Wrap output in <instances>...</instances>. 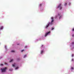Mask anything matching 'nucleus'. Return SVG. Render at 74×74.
Segmentation results:
<instances>
[{
    "label": "nucleus",
    "instance_id": "2eb2a0df",
    "mask_svg": "<svg viewBox=\"0 0 74 74\" xmlns=\"http://www.w3.org/2000/svg\"><path fill=\"white\" fill-rule=\"evenodd\" d=\"M12 66L13 67H15V65H14V64H13L12 65Z\"/></svg>",
    "mask_w": 74,
    "mask_h": 74
},
{
    "label": "nucleus",
    "instance_id": "6ab92c4d",
    "mask_svg": "<svg viewBox=\"0 0 74 74\" xmlns=\"http://www.w3.org/2000/svg\"><path fill=\"white\" fill-rule=\"evenodd\" d=\"M24 51V50H22V51H21V52H23V51Z\"/></svg>",
    "mask_w": 74,
    "mask_h": 74
},
{
    "label": "nucleus",
    "instance_id": "a211bd4d",
    "mask_svg": "<svg viewBox=\"0 0 74 74\" xmlns=\"http://www.w3.org/2000/svg\"><path fill=\"white\" fill-rule=\"evenodd\" d=\"M0 65L1 66H3V64H1Z\"/></svg>",
    "mask_w": 74,
    "mask_h": 74
},
{
    "label": "nucleus",
    "instance_id": "4468645a",
    "mask_svg": "<svg viewBox=\"0 0 74 74\" xmlns=\"http://www.w3.org/2000/svg\"><path fill=\"white\" fill-rule=\"evenodd\" d=\"M40 7H41V6H42V4H40Z\"/></svg>",
    "mask_w": 74,
    "mask_h": 74
},
{
    "label": "nucleus",
    "instance_id": "a878e982",
    "mask_svg": "<svg viewBox=\"0 0 74 74\" xmlns=\"http://www.w3.org/2000/svg\"><path fill=\"white\" fill-rule=\"evenodd\" d=\"M9 70L10 71H11V70H10V69H9Z\"/></svg>",
    "mask_w": 74,
    "mask_h": 74
},
{
    "label": "nucleus",
    "instance_id": "aec40b11",
    "mask_svg": "<svg viewBox=\"0 0 74 74\" xmlns=\"http://www.w3.org/2000/svg\"><path fill=\"white\" fill-rule=\"evenodd\" d=\"M73 56H74V55L72 54V57H73Z\"/></svg>",
    "mask_w": 74,
    "mask_h": 74
},
{
    "label": "nucleus",
    "instance_id": "0eeeda50",
    "mask_svg": "<svg viewBox=\"0 0 74 74\" xmlns=\"http://www.w3.org/2000/svg\"><path fill=\"white\" fill-rule=\"evenodd\" d=\"M14 60L13 59H12L10 61V62H12V61H13Z\"/></svg>",
    "mask_w": 74,
    "mask_h": 74
},
{
    "label": "nucleus",
    "instance_id": "423d86ee",
    "mask_svg": "<svg viewBox=\"0 0 74 74\" xmlns=\"http://www.w3.org/2000/svg\"><path fill=\"white\" fill-rule=\"evenodd\" d=\"M43 52H44V50H42L41 51H40V54H42V53H43Z\"/></svg>",
    "mask_w": 74,
    "mask_h": 74
},
{
    "label": "nucleus",
    "instance_id": "f03ea898",
    "mask_svg": "<svg viewBox=\"0 0 74 74\" xmlns=\"http://www.w3.org/2000/svg\"><path fill=\"white\" fill-rule=\"evenodd\" d=\"M7 69V67H5L3 69H1V72L2 73H3V72H5V71H6V69Z\"/></svg>",
    "mask_w": 74,
    "mask_h": 74
},
{
    "label": "nucleus",
    "instance_id": "9b49d317",
    "mask_svg": "<svg viewBox=\"0 0 74 74\" xmlns=\"http://www.w3.org/2000/svg\"><path fill=\"white\" fill-rule=\"evenodd\" d=\"M20 59H20V58L17 59V61H19V60H20Z\"/></svg>",
    "mask_w": 74,
    "mask_h": 74
},
{
    "label": "nucleus",
    "instance_id": "b1692460",
    "mask_svg": "<svg viewBox=\"0 0 74 74\" xmlns=\"http://www.w3.org/2000/svg\"><path fill=\"white\" fill-rule=\"evenodd\" d=\"M5 64H7V63H5Z\"/></svg>",
    "mask_w": 74,
    "mask_h": 74
},
{
    "label": "nucleus",
    "instance_id": "bb28decb",
    "mask_svg": "<svg viewBox=\"0 0 74 74\" xmlns=\"http://www.w3.org/2000/svg\"><path fill=\"white\" fill-rule=\"evenodd\" d=\"M69 4H71L70 3H69Z\"/></svg>",
    "mask_w": 74,
    "mask_h": 74
},
{
    "label": "nucleus",
    "instance_id": "dca6fc26",
    "mask_svg": "<svg viewBox=\"0 0 74 74\" xmlns=\"http://www.w3.org/2000/svg\"><path fill=\"white\" fill-rule=\"evenodd\" d=\"M26 55H25L24 56V58H25V57H26Z\"/></svg>",
    "mask_w": 74,
    "mask_h": 74
},
{
    "label": "nucleus",
    "instance_id": "6e6552de",
    "mask_svg": "<svg viewBox=\"0 0 74 74\" xmlns=\"http://www.w3.org/2000/svg\"><path fill=\"white\" fill-rule=\"evenodd\" d=\"M72 45H74V42H73L71 43Z\"/></svg>",
    "mask_w": 74,
    "mask_h": 74
},
{
    "label": "nucleus",
    "instance_id": "f257e3e1",
    "mask_svg": "<svg viewBox=\"0 0 74 74\" xmlns=\"http://www.w3.org/2000/svg\"><path fill=\"white\" fill-rule=\"evenodd\" d=\"M51 19H52V20L51 21V23H48L47 25H46L45 27V29H47L48 27H49V26L50 25H52V22H53V17H51Z\"/></svg>",
    "mask_w": 74,
    "mask_h": 74
},
{
    "label": "nucleus",
    "instance_id": "393cba45",
    "mask_svg": "<svg viewBox=\"0 0 74 74\" xmlns=\"http://www.w3.org/2000/svg\"><path fill=\"white\" fill-rule=\"evenodd\" d=\"M72 36H73V37H74V35H72Z\"/></svg>",
    "mask_w": 74,
    "mask_h": 74
},
{
    "label": "nucleus",
    "instance_id": "1a4fd4ad",
    "mask_svg": "<svg viewBox=\"0 0 74 74\" xmlns=\"http://www.w3.org/2000/svg\"><path fill=\"white\" fill-rule=\"evenodd\" d=\"M53 29H54V28H53V27H52L51 28V30H53Z\"/></svg>",
    "mask_w": 74,
    "mask_h": 74
},
{
    "label": "nucleus",
    "instance_id": "cd10ccee",
    "mask_svg": "<svg viewBox=\"0 0 74 74\" xmlns=\"http://www.w3.org/2000/svg\"><path fill=\"white\" fill-rule=\"evenodd\" d=\"M69 5H70V4H69Z\"/></svg>",
    "mask_w": 74,
    "mask_h": 74
},
{
    "label": "nucleus",
    "instance_id": "f3484780",
    "mask_svg": "<svg viewBox=\"0 0 74 74\" xmlns=\"http://www.w3.org/2000/svg\"><path fill=\"white\" fill-rule=\"evenodd\" d=\"M27 46H25V48H27Z\"/></svg>",
    "mask_w": 74,
    "mask_h": 74
},
{
    "label": "nucleus",
    "instance_id": "9d476101",
    "mask_svg": "<svg viewBox=\"0 0 74 74\" xmlns=\"http://www.w3.org/2000/svg\"><path fill=\"white\" fill-rule=\"evenodd\" d=\"M64 5H65V6L67 5V3H65Z\"/></svg>",
    "mask_w": 74,
    "mask_h": 74
},
{
    "label": "nucleus",
    "instance_id": "7ed1b4c3",
    "mask_svg": "<svg viewBox=\"0 0 74 74\" xmlns=\"http://www.w3.org/2000/svg\"><path fill=\"white\" fill-rule=\"evenodd\" d=\"M59 8L60 10H61V9H62V4L60 3L59 4L57 8Z\"/></svg>",
    "mask_w": 74,
    "mask_h": 74
},
{
    "label": "nucleus",
    "instance_id": "f8f14e48",
    "mask_svg": "<svg viewBox=\"0 0 74 74\" xmlns=\"http://www.w3.org/2000/svg\"><path fill=\"white\" fill-rule=\"evenodd\" d=\"M18 68H19V67H16V68H15V69H16H16H18Z\"/></svg>",
    "mask_w": 74,
    "mask_h": 74
},
{
    "label": "nucleus",
    "instance_id": "20e7f679",
    "mask_svg": "<svg viewBox=\"0 0 74 74\" xmlns=\"http://www.w3.org/2000/svg\"><path fill=\"white\" fill-rule=\"evenodd\" d=\"M51 33V32H47V33L45 34V37H47V36L48 35V34H49V33Z\"/></svg>",
    "mask_w": 74,
    "mask_h": 74
},
{
    "label": "nucleus",
    "instance_id": "412c9836",
    "mask_svg": "<svg viewBox=\"0 0 74 74\" xmlns=\"http://www.w3.org/2000/svg\"><path fill=\"white\" fill-rule=\"evenodd\" d=\"M72 69L73 70V69H74V68L72 67Z\"/></svg>",
    "mask_w": 74,
    "mask_h": 74
},
{
    "label": "nucleus",
    "instance_id": "ddd939ff",
    "mask_svg": "<svg viewBox=\"0 0 74 74\" xmlns=\"http://www.w3.org/2000/svg\"><path fill=\"white\" fill-rule=\"evenodd\" d=\"M12 52H15V51L14 50H12L11 51Z\"/></svg>",
    "mask_w": 74,
    "mask_h": 74
},
{
    "label": "nucleus",
    "instance_id": "4be33fe9",
    "mask_svg": "<svg viewBox=\"0 0 74 74\" xmlns=\"http://www.w3.org/2000/svg\"><path fill=\"white\" fill-rule=\"evenodd\" d=\"M57 17H58V16H56V18H57Z\"/></svg>",
    "mask_w": 74,
    "mask_h": 74
},
{
    "label": "nucleus",
    "instance_id": "5701e85b",
    "mask_svg": "<svg viewBox=\"0 0 74 74\" xmlns=\"http://www.w3.org/2000/svg\"><path fill=\"white\" fill-rule=\"evenodd\" d=\"M73 60H73V59H72V61H73Z\"/></svg>",
    "mask_w": 74,
    "mask_h": 74
},
{
    "label": "nucleus",
    "instance_id": "39448f33",
    "mask_svg": "<svg viewBox=\"0 0 74 74\" xmlns=\"http://www.w3.org/2000/svg\"><path fill=\"white\" fill-rule=\"evenodd\" d=\"M60 15H61V14L60 13H59L58 14V16H60L59 19H60V18L62 17V16H61Z\"/></svg>",
    "mask_w": 74,
    "mask_h": 74
}]
</instances>
